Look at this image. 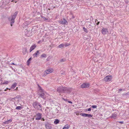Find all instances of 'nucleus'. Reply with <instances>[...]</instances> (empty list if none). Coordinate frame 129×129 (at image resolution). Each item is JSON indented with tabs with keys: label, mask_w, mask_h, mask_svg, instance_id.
Returning <instances> with one entry per match:
<instances>
[{
	"label": "nucleus",
	"mask_w": 129,
	"mask_h": 129,
	"mask_svg": "<svg viewBox=\"0 0 129 129\" xmlns=\"http://www.w3.org/2000/svg\"><path fill=\"white\" fill-rule=\"evenodd\" d=\"M71 89L63 87H58L57 89V91L59 93H68L71 91Z\"/></svg>",
	"instance_id": "nucleus-1"
},
{
	"label": "nucleus",
	"mask_w": 129,
	"mask_h": 129,
	"mask_svg": "<svg viewBox=\"0 0 129 129\" xmlns=\"http://www.w3.org/2000/svg\"><path fill=\"white\" fill-rule=\"evenodd\" d=\"M34 107L36 109L42 111V106L41 104L37 102H35L33 104Z\"/></svg>",
	"instance_id": "nucleus-2"
},
{
	"label": "nucleus",
	"mask_w": 129,
	"mask_h": 129,
	"mask_svg": "<svg viewBox=\"0 0 129 129\" xmlns=\"http://www.w3.org/2000/svg\"><path fill=\"white\" fill-rule=\"evenodd\" d=\"M53 71V69L52 68H50L46 70L44 72L43 76H45L48 74L51 73Z\"/></svg>",
	"instance_id": "nucleus-3"
},
{
	"label": "nucleus",
	"mask_w": 129,
	"mask_h": 129,
	"mask_svg": "<svg viewBox=\"0 0 129 129\" xmlns=\"http://www.w3.org/2000/svg\"><path fill=\"white\" fill-rule=\"evenodd\" d=\"M112 79V77L111 76H107L105 77L104 79V80L106 82L110 81Z\"/></svg>",
	"instance_id": "nucleus-4"
},
{
	"label": "nucleus",
	"mask_w": 129,
	"mask_h": 129,
	"mask_svg": "<svg viewBox=\"0 0 129 129\" xmlns=\"http://www.w3.org/2000/svg\"><path fill=\"white\" fill-rule=\"evenodd\" d=\"M16 15H14L12 16L11 17L9 18V20L10 21H11V26H12V24L14 23V20L16 18Z\"/></svg>",
	"instance_id": "nucleus-5"
},
{
	"label": "nucleus",
	"mask_w": 129,
	"mask_h": 129,
	"mask_svg": "<svg viewBox=\"0 0 129 129\" xmlns=\"http://www.w3.org/2000/svg\"><path fill=\"white\" fill-rule=\"evenodd\" d=\"M108 29L106 28H103L102 30V33L104 35H105L108 33Z\"/></svg>",
	"instance_id": "nucleus-6"
},
{
	"label": "nucleus",
	"mask_w": 129,
	"mask_h": 129,
	"mask_svg": "<svg viewBox=\"0 0 129 129\" xmlns=\"http://www.w3.org/2000/svg\"><path fill=\"white\" fill-rule=\"evenodd\" d=\"M90 84L89 83H83L81 85V87L82 88H87L89 87Z\"/></svg>",
	"instance_id": "nucleus-7"
},
{
	"label": "nucleus",
	"mask_w": 129,
	"mask_h": 129,
	"mask_svg": "<svg viewBox=\"0 0 129 129\" xmlns=\"http://www.w3.org/2000/svg\"><path fill=\"white\" fill-rule=\"evenodd\" d=\"M59 22L60 24L63 25H67V21L64 19L61 20V21H59Z\"/></svg>",
	"instance_id": "nucleus-8"
},
{
	"label": "nucleus",
	"mask_w": 129,
	"mask_h": 129,
	"mask_svg": "<svg viewBox=\"0 0 129 129\" xmlns=\"http://www.w3.org/2000/svg\"><path fill=\"white\" fill-rule=\"evenodd\" d=\"M42 114L40 113H37L36 115V119L37 120H39L41 119V118Z\"/></svg>",
	"instance_id": "nucleus-9"
},
{
	"label": "nucleus",
	"mask_w": 129,
	"mask_h": 129,
	"mask_svg": "<svg viewBox=\"0 0 129 129\" xmlns=\"http://www.w3.org/2000/svg\"><path fill=\"white\" fill-rule=\"evenodd\" d=\"M0 81H1V85H4V84H5V85H7L9 83V81H6L5 80L3 82H2V79L1 78V79L0 80Z\"/></svg>",
	"instance_id": "nucleus-10"
},
{
	"label": "nucleus",
	"mask_w": 129,
	"mask_h": 129,
	"mask_svg": "<svg viewBox=\"0 0 129 129\" xmlns=\"http://www.w3.org/2000/svg\"><path fill=\"white\" fill-rule=\"evenodd\" d=\"M81 115L83 116L87 117H92V115L90 114H88L85 113L82 114Z\"/></svg>",
	"instance_id": "nucleus-11"
},
{
	"label": "nucleus",
	"mask_w": 129,
	"mask_h": 129,
	"mask_svg": "<svg viewBox=\"0 0 129 129\" xmlns=\"http://www.w3.org/2000/svg\"><path fill=\"white\" fill-rule=\"evenodd\" d=\"M36 47V46L35 44H34L32 45L30 47L29 49L30 52H31Z\"/></svg>",
	"instance_id": "nucleus-12"
},
{
	"label": "nucleus",
	"mask_w": 129,
	"mask_h": 129,
	"mask_svg": "<svg viewBox=\"0 0 129 129\" xmlns=\"http://www.w3.org/2000/svg\"><path fill=\"white\" fill-rule=\"evenodd\" d=\"M29 22L27 21H26L23 24V28H25L26 26H27L29 24Z\"/></svg>",
	"instance_id": "nucleus-13"
},
{
	"label": "nucleus",
	"mask_w": 129,
	"mask_h": 129,
	"mask_svg": "<svg viewBox=\"0 0 129 129\" xmlns=\"http://www.w3.org/2000/svg\"><path fill=\"white\" fill-rule=\"evenodd\" d=\"M45 127L46 129H51V126L50 124L47 123L45 125Z\"/></svg>",
	"instance_id": "nucleus-14"
},
{
	"label": "nucleus",
	"mask_w": 129,
	"mask_h": 129,
	"mask_svg": "<svg viewBox=\"0 0 129 129\" xmlns=\"http://www.w3.org/2000/svg\"><path fill=\"white\" fill-rule=\"evenodd\" d=\"M39 51L38 50L34 54H33V56L34 57H37V55H39Z\"/></svg>",
	"instance_id": "nucleus-15"
},
{
	"label": "nucleus",
	"mask_w": 129,
	"mask_h": 129,
	"mask_svg": "<svg viewBox=\"0 0 129 129\" xmlns=\"http://www.w3.org/2000/svg\"><path fill=\"white\" fill-rule=\"evenodd\" d=\"M16 86V83H15L13 84H12V85L10 88L9 89V90H11L13 89H14Z\"/></svg>",
	"instance_id": "nucleus-16"
},
{
	"label": "nucleus",
	"mask_w": 129,
	"mask_h": 129,
	"mask_svg": "<svg viewBox=\"0 0 129 129\" xmlns=\"http://www.w3.org/2000/svg\"><path fill=\"white\" fill-rule=\"evenodd\" d=\"M117 116V114L116 113H115L113 114L111 116V117L113 118L114 119H116Z\"/></svg>",
	"instance_id": "nucleus-17"
},
{
	"label": "nucleus",
	"mask_w": 129,
	"mask_h": 129,
	"mask_svg": "<svg viewBox=\"0 0 129 129\" xmlns=\"http://www.w3.org/2000/svg\"><path fill=\"white\" fill-rule=\"evenodd\" d=\"M40 90H41V91L42 92V93L41 94H40V96L42 98H44V93H43V90L42 89H40Z\"/></svg>",
	"instance_id": "nucleus-18"
},
{
	"label": "nucleus",
	"mask_w": 129,
	"mask_h": 129,
	"mask_svg": "<svg viewBox=\"0 0 129 129\" xmlns=\"http://www.w3.org/2000/svg\"><path fill=\"white\" fill-rule=\"evenodd\" d=\"M12 121V120L11 119H9L8 120V121H6L4 122H3V123L5 124H8L10 123Z\"/></svg>",
	"instance_id": "nucleus-19"
},
{
	"label": "nucleus",
	"mask_w": 129,
	"mask_h": 129,
	"mask_svg": "<svg viewBox=\"0 0 129 129\" xmlns=\"http://www.w3.org/2000/svg\"><path fill=\"white\" fill-rule=\"evenodd\" d=\"M31 58H30L27 61V66H29V64L30 63V61L31 60Z\"/></svg>",
	"instance_id": "nucleus-20"
},
{
	"label": "nucleus",
	"mask_w": 129,
	"mask_h": 129,
	"mask_svg": "<svg viewBox=\"0 0 129 129\" xmlns=\"http://www.w3.org/2000/svg\"><path fill=\"white\" fill-rule=\"evenodd\" d=\"M64 45L63 44H60L57 47L58 48H61L62 47H64Z\"/></svg>",
	"instance_id": "nucleus-21"
},
{
	"label": "nucleus",
	"mask_w": 129,
	"mask_h": 129,
	"mask_svg": "<svg viewBox=\"0 0 129 129\" xmlns=\"http://www.w3.org/2000/svg\"><path fill=\"white\" fill-rule=\"evenodd\" d=\"M69 126L68 124H66L64 125L63 129H69Z\"/></svg>",
	"instance_id": "nucleus-22"
},
{
	"label": "nucleus",
	"mask_w": 129,
	"mask_h": 129,
	"mask_svg": "<svg viewBox=\"0 0 129 129\" xmlns=\"http://www.w3.org/2000/svg\"><path fill=\"white\" fill-rule=\"evenodd\" d=\"M27 51V49L26 48H24L23 49L22 52L24 54H25L26 53Z\"/></svg>",
	"instance_id": "nucleus-23"
},
{
	"label": "nucleus",
	"mask_w": 129,
	"mask_h": 129,
	"mask_svg": "<svg viewBox=\"0 0 129 129\" xmlns=\"http://www.w3.org/2000/svg\"><path fill=\"white\" fill-rule=\"evenodd\" d=\"M59 121L57 119H56L54 121V124H57L58 123H59Z\"/></svg>",
	"instance_id": "nucleus-24"
},
{
	"label": "nucleus",
	"mask_w": 129,
	"mask_h": 129,
	"mask_svg": "<svg viewBox=\"0 0 129 129\" xmlns=\"http://www.w3.org/2000/svg\"><path fill=\"white\" fill-rule=\"evenodd\" d=\"M46 55L45 54H43L41 56V57L42 58L43 57H46Z\"/></svg>",
	"instance_id": "nucleus-25"
},
{
	"label": "nucleus",
	"mask_w": 129,
	"mask_h": 129,
	"mask_svg": "<svg viewBox=\"0 0 129 129\" xmlns=\"http://www.w3.org/2000/svg\"><path fill=\"white\" fill-rule=\"evenodd\" d=\"M64 44V46L65 47L69 46L70 45V43H65Z\"/></svg>",
	"instance_id": "nucleus-26"
},
{
	"label": "nucleus",
	"mask_w": 129,
	"mask_h": 129,
	"mask_svg": "<svg viewBox=\"0 0 129 129\" xmlns=\"http://www.w3.org/2000/svg\"><path fill=\"white\" fill-rule=\"evenodd\" d=\"M83 29L84 30V31L86 32V33H88V30L87 29L85 28L84 27L83 28Z\"/></svg>",
	"instance_id": "nucleus-27"
},
{
	"label": "nucleus",
	"mask_w": 129,
	"mask_h": 129,
	"mask_svg": "<svg viewBox=\"0 0 129 129\" xmlns=\"http://www.w3.org/2000/svg\"><path fill=\"white\" fill-rule=\"evenodd\" d=\"M23 108L21 106H19L17 107V109L21 110Z\"/></svg>",
	"instance_id": "nucleus-28"
},
{
	"label": "nucleus",
	"mask_w": 129,
	"mask_h": 129,
	"mask_svg": "<svg viewBox=\"0 0 129 129\" xmlns=\"http://www.w3.org/2000/svg\"><path fill=\"white\" fill-rule=\"evenodd\" d=\"M97 106L95 105H93L92 106V107L93 108H96Z\"/></svg>",
	"instance_id": "nucleus-29"
},
{
	"label": "nucleus",
	"mask_w": 129,
	"mask_h": 129,
	"mask_svg": "<svg viewBox=\"0 0 129 129\" xmlns=\"http://www.w3.org/2000/svg\"><path fill=\"white\" fill-rule=\"evenodd\" d=\"M118 122L119 123H121V124H123V122L122 121H119Z\"/></svg>",
	"instance_id": "nucleus-30"
},
{
	"label": "nucleus",
	"mask_w": 129,
	"mask_h": 129,
	"mask_svg": "<svg viewBox=\"0 0 129 129\" xmlns=\"http://www.w3.org/2000/svg\"><path fill=\"white\" fill-rule=\"evenodd\" d=\"M65 61V60L64 59H62L61 60V62H64Z\"/></svg>",
	"instance_id": "nucleus-31"
},
{
	"label": "nucleus",
	"mask_w": 129,
	"mask_h": 129,
	"mask_svg": "<svg viewBox=\"0 0 129 129\" xmlns=\"http://www.w3.org/2000/svg\"><path fill=\"white\" fill-rule=\"evenodd\" d=\"M87 110L88 111H91V109L90 108L88 109Z\"/></svg>",
	"instance_id": "nucleus-32"
},
{
	"label": "nucleus",
	"mask_w": 129,
	"mask_h": 129,
	"mask_svg": "<svg viewBox=\"0 0 129 129\" xmlns=\"http://www.w3.org/2000/svg\"><path fill=\"white\" fill-rule=\"evenodd\" d=\"M68 102L69 103H70V104H72V102H71V101H68Z\"/></svg>",
	"instance_id": "nucleus-33"
},
{
	"label": "nucleus",
	"mask_w": 129,
	"mask_h": 129,
	"mask_svg": "<svg viewBox=\"0 0 129 129\" xmlns=\"http://www.w3.org/2000/svg\"><path fill=\"white\" fill-rule=\"evenodd\" d=\"M10 88H7L6 89H5L4 90V91H6L8 89H9H9Z\"/></svg>",
	"instance_id": "nucleus-34"
},
{
	"label": "nucleus",
	"mask_w": 129,
	"mask_h": 129,
	"mask_svg": "<svg viewBox=\"0 0 129 129\" xmlns=\"http://www.w3.org/2000/svg\"><path fill=\"white\" fill-rule=\"evenodd\" d=\"M99 23H100V22H97V23H96V24L97 25H99Z\"/></svg>",
	"instance_id": "nucleus-35"
},
{
	"label": "nucleus",
	"mask_w": 129,
	"mask_h": 129,
	"mask_svg": "<svg viewBox=\"0 0 129 129\" xmlns=\"http://www.w3.org/2000/svg\"><path fill=\"white\" fill-rule=\"evenodd\" d=\"M122 90V89H119V91H120Z\"/></svg>",
	"instance_id": "nucleus-36"
},
{
	"label": "nucleus",
	"mask_w": 129,
	"mask_h": 129,
	"mask_svg": "<svg viewBox=\"0 0 129 129\" xmlns=\"http://www.w3.org/2000/svg\"><path fill=\"white\" fill-rule=\"evenodd\" d=\"M63 99L65 101H67V100H66V99H63Z\"/></svg>",
	"instance_id": "nucleus-37"
},
{
	"label": "nucleus",
	"mask_w": 129,
	"mask_h": 129,
	"mask_svg": "<svg viewBox=\"0 0 129 129\" xmlns=\"http://www.w3.org/2000/svg\"><path fill=\"white\" fill-rule=\"evenodd\" d=\"M40 42H41V41H39L38 42V43H40Z\"/></svg>",
	"instance_id": "nucleus-38"
},
{
	"label": "nucleus",
	"mask_w": 129,
	"mask_h": 129,
	"mask_svg": "<svg viewBox=\"0 0 129 129\" xmlns=\"http://www.w3.org/2000/svg\"><path fill=\"white\" fill-rule=\"evenodd\" d=\"M42 120H43V121H45V119H44V118H42Z\"/></svg>",
	"instance_id": "nucleus-39"
},
{
	"label": "nucleus",
	"mask_w": 129,
	"mask_h": 129,
	"mask_svg": "<svg viewBox=\"0 0 129 129\" xmlns=\"http://www.w3.org/2000/svg\"><path fill=\"white\" fill-rule=\"evenodd\" d=\"M96 21H98V20H95V22H96Z\"/></svg>",
	"instance_id": "nucleus-40"
},
{
	"label": "nucleus",
	"mask_w": 129,
	"mask_h": 129,
	"mask_svg": "<svg viewBox=\"0 0 129 129\" xmlns=\"http://www.w3.org/2000/svg\"><path fill=\"white\" fill-rule=\"evenodd\" d=\"M74 18V16H73V18Z\"/></svg>",
	"instance_id": "nucleus-41"
},
{
	"label": "nucleus",
	"mask_w": 129,
	"mask_h": 129,
	"mask_svg": "<svg viewBox=\"0 0 129 129\" xmlns=\"http://www.w3.org/2000/svg\"><path fill=\"white\" fill-rule=\"evenodd\" d=\"M88 27L90 28V27H89V26H88Z\"/></svg>",
	"instance_id": "nucleus-42"
},
{
	"label": "nucleus",
	"mask_w": 129,
	"mask_h": 129,
	"mask_svg": "<svg viewBox=\"0 0 129 129\" xmlns=\"http://www.w3.org/2000/svg\"><path fill=\"white\" fill-rule=\"evenodd\" d=\"M90 24H89V26H90Z\"/></svg>",
	"instance_id": "nucleus-43"
},
{
	"label": "nucleus",
	"mask_w": 129,
	"mask_h": 129,
	"mask_svg": "<svg viewBox=\"0 0 129 129\" xmlns=\"http://www.w3.org/2000/svg\"><path fill=\"white\" fill-rule=\"evenodd\" d=\"M16 88H17V87Z\"/></svg>",
	"instance_id": "nucleus-44"
},
{
	"label": "nucleus",
	"mask_w": 129,
	"mask_h": 129,
	"mask_svg": "<svg viewBox=\"0 0 129 129\" xmlns=\"http://www.w3.org/2000/svg\"><path fill=\"white\" fill-rule=\"evenodd\" d=\"M45 20H47V19L46 18V19H45Z\"/></svg>",
	"instance_id": "nucleus-45"
},
{
	"label": "nucleus",
	"mask_w": 129,
	"mask_h": 129,
	"mask_svg": "<svg viewBox=\"0 0 129 129\" xmlns=\"http://www.w3.org/2000/svg\"><path fill=\"white\" fill-rule=\"evenodd\" d=\"M1 91V90H0V91Z\"/></svg>",
	"instance_id": "nucleus-46"
}]
</instances>
